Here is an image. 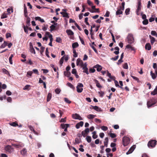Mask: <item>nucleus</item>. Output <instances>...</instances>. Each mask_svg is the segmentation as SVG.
<instances>
[{"mask_svg":"<svg viewBox=\"0 0 157 157\" xmlns=\"http://www.w3.org/2000/svg\"><path fill=\"white\" fill-rule=\"evenodd\" d=\"M35 19L36 20H38L41 22H44V21L43 19H41V18L39 17H35Z\"/></svg>","mask_w":157,"mask_h":157,"instance_id":"obj_19","label":"nucleus"},{"mask_svg":"<svg viewBox=\"0 0 157 157\" xmlns=\"http://www.w3.org/2000/svg\"><path fill=\"white\" fill-rule=\"evenodd\" d=\"M66 122V117H65L64 118H62L61 120L59 121L60 122Z\"/></svg>","mask_w":157,"mask_h":157,"instance_id":"obj_46","label":"nucleus"},{"mask_svg":"<svg viewBox=\"0 0 157 157\" xmlns=\"http://www.w3.org/2000/svg\"><path fill=\"white\" fill-rule=\"evenodd\" d=\"M134 146H132L129 150L126 152L127 155H128L132 153L135 149Z\"/></svg>","mask_w":157,"mask_h":157,"instance_id":"obj_14","label":"nucleus"},{"mask_svg":"<svg viewBox=\"0 0 157 157\" xmlns=\"http://www.w3.org/2000/svg\"><path fill=\"white\" fill-rule=\"evenodd\" d=\"M63 74L64 76H67V77H69L71 75V73L70 71H64Z\"/></svg>","mask_w":157,"mask_h":157,"instance_id":"obj_20","label":"nucleus"},{"mask_svg":"<svg viewBox=\"0 0 157 157\" xmlns=\"http://www.w3.org/2000/svg\"><path fill=\"white\" fill-rule=\"evenodd\" d=\"M61 91V90L59 88H56L55 90V92L56 93V94H59Z\"/></svg>","mask_w":157,"mask_h":157,"instance_id":"obj_52","label":"nucleus"},{"mask_svg":"<svg viewBox=\"0 0 157 157\" xmlns=\"http://www.w3.org/2000/svg\"><path fill=\"white\" fill-rule=\"evenodd\" d=\"M93 136L92 137L94 139H96L97 138L98 136L96 135V131H94L92 132Z\"/></svg>","mask_w":157,"mask_h":157,"instance_id":"obj_31","label":"nucleus"},{"mask_svg":"<svg viewBox=\"0 0 157 157\" xmlns=\"http://www.w3.org/2000/svg\"><path fill=\"white\" fill-rule=\"evenodd\" d=\"M56 28V26L53 25H52L50 27V31L51 32L54 30Z\"/></svg>","mask_w":157,"mask_h":157,"instance_id":"obj_40","label":"nucleus"},{"mask_svg":"<svg viewBox=\"0 0 157 157\" xmlns=\"http://www.w3.org/2000/svg\"><path fill=\"white\" fill-rule=\"evenodd\" d=\"M64 56H63L60 59V61H59V63L60 65L61 66H62V64L63 62V60L64 59Z\"/></svg>","mask_w":157,"mask_h":157,"instance_id":"obj_39","label":"nucleus"},{"mask_svg":"<svg viewBox=\"0 0 157 157\" xmlns=\"http://www.w3.org/2000/svg\"><path fill=\"white\" fill-rule=\"evenodd\" d=\"M71 73L73 74H75L77 73L76 70L74 68L72 69Z\"/></svg>","mask_w":157,"mask_h":157,"instance_id":"obj_60","label":"nucleus"},{"mask_svg":"<svg viewBox=\"0 0 157 157\" xmlns=\"http://www.w3.org/2000/svg\"><path fill=\"white\" fill-rule=\"evenodd\" d=\"M48 53L49 52L48 50V48H47L46 49L45 54L48 58H49L50 56L49 55Z\"/></svg>","mask_w":157,"mask_h":157,"instance_id":"obj_59","label":"nucleus"},{"mask_svg":"<svg viewBox=\"0 0 157 157\" xmlns=\"http://www.w3.org/2000/svg\"><path fill=\"white\" fill-rule=\"evenodd\" d=\"M87 3L89 6H91L93 5L92 2L89 0H87Z\"/></svg>","mask_w":157,"mask_h":157,"instance_id":"obj_63","label":"nucleus"},{"mask_svg":"<svg viewBox=\"0 0 157 157\" xmlns=\"http://www.w3.org/2000/svg\"><path fill=\"white\" fill-rule=\"evenodd\" d=\"M30 51L32 53H34V54L36 53L35 50L33 48H30Z\"/></svg>","mask_w":157,"mask_h":157,"instance_id":"obj_62","label":"nucleus"},{"mask_svg":"<svg viewBox=\"0 0 157 157\" xmlns=\"http://www.w3.org/2000/svg\"><path fill=\"white\" fill-rule=\"evenodd\" d=\"M21 154L22 155H25L27 153V150L25 148H23V149L21 151Z\"/></svg>","mask_w":157,"mask_h":157,"instance_id":"obj_21","label":"nucleus"},{"mask_svg":"<svg viewBox=\"0 0 157 157\" xmlns=\"http://www.w3.org/2000/svg\"><path fill=\"white\" fill-rule=\"evenodd\" d=\"M130 9L128 8L126 9L125 10V13L126 15H128L129 14V12L130 11Z\"/></svg>","mask_w":157,"mask_h":157,"instance_id":"obj_56","label":"nucleus"},{"mask_svg":"<svg viewBox=\"0 0 157 157\" xmlns=\"http://www.w3.org/2000/svg\"><path fill=\"white\" fill-rule=\"evenodd\" d=\"M75 25L77 28L79 30L81 31L82 30V29L80 28V27L78 25L77 23L75 22Z\"/></svg>","mask_w":157,"mask_h":157,"instance_id":"obj_58","label":"nucleus"},{"mask_svg":"<svg viewBox=\"0 0 157 157\" xmlns=\"http://www.w3.org/2000/svg\"><path fill=\"white\" fill-rule=\"evenodd\" d=\"M118 58H119V56H117L114 57L112 58L111 59L113 61H116L118 59Z\"/></svg>","mask_w":157,"mask_h":157,"instance_id":"obj_57","label":"nucleus"},{"mask_svg":"<svg viewBox=\"0 0 157 157\" xmlns=\"http://www.w3.org/2000/svg\"><path fill=\"white\" fill-rule=\"evenodd\" d=\"M67 85L73 89H74L75 88V87L73 86V85L70 82H67Z\"/></svg>","mask_w":157,"mask_h":157,"instance_id":"obj_37","label":"nucleus"},{"mask_svg":"<svg viewBox=\"0 0 157 157\" xmlns=\"http://www.w3.org/2000/svg\"><path fill=\"white\" fill-rule=\"evenodd\" d=\"M52 98V94L51 93H48L47 97V101H49Z\"/></svg>","mask_w":157,"mask_h":157,"instance_id":"obj_30","label":"nucleus"},{"mask_svg":"<svg viewBox=\"0 0 157 157\" xmlns=\"http://www.w3.org/2000/svg\"><path fill=\"white\" fill-rule=\"evenodd\" d=\"M108 137H106L105 139V141H104V146H105L106 147H107L108 146Z\"/></svg>","mask_w":157,"mask_h":157,"instance_id":"obj_26","label":"nucleus"},{"mask_svg":"<svg viewBox=\"0 0 157 157\" xmlns=\"http://www.w3.org/2000/svg\"><path fill=\"white\" fill-rule=\"evenodd\" d=\"M86 140L88 143H90L91 141V138L90 136H87L86 137Z\"/></svg>","mask_w":157,"mask_h":157,"instance_id":"obj_34","label":"nucleus"},{"mask_svg":"<svg viewBox=\"0 0 157 157\" xmlns=\"http://www.w3.org/2000/svg\"><path fill=\"white\" fill-rule=\"evenodd\" d=\"M119 82L120 85H121V86H119V87L122 90H123L124 88L122 87V86H123V83L122 81H120Z\"/></svg>","mask_w":157,"mask_h":157,"instance_id":"obj_43","label":"nucleus"},{"mask_svg":"<svg viewBox=\"0 0 157 157\" xmlns=\"http://www.w3.org/2000/svg\"><path fill=\"white\" fill-rule=\"evenodd\" d=\"M79 46L77 42H75L72 44V47L74 49L75 48L78 47Z\"/></svg>","mask_w":157,"mask_h":157,"instance_id":"obj_18","label":"nucleus"},{"mask_svg":"<svg viewBox=\"0 0 157 157\" xmlns=\"http://www.w3.org/2000/svg\"><path fill=\"white\" fill-rule=\"evenodd\" d=\"M96 117V115L90 114L87 116V118L90 119H92Z\"/></svg>","mask_w":157,"mask_h":157,"instance_id":"obj_24","label":"nucleus"},{"mask_svg":"<svg viewBox=\"0 0 157 157\" xmlns=\"http://www.w3.org/2000/svg\"><path fill=\"white\" fill-rule=\"evenodd\" d=\"M129 142V140L128 138L127 137H124L123 138V144L124 146L128 145Z\"/></svg>","mask_w":157,"mask_h":157,"instance_id":"obj_4","label":"nucleus"},{"mask_svg":"<svg viewBox=\"0 0 157 157\" xmlns=\"http://www.w3.org/2000/svg\"><path fill=\"white\" fill-rule=\"evenodd\" d=\"M151 95H155L157 94V86H156L154 90L151 92Z\"/></svg>","mask_w":157,"mask_h":157,"instance_id":"obj_17","label":"nucleus"},{"mask_svg":"<svg viewBox=\"0 0 157 157\" xmlns=\"http://www.w3.org/2000/svg\"><path fill=\"white\" fill-rule=\"evenodd\" d=\"M126 48H127V49L129 48L132 51H135V49L134 48L132 47L130 45V44H128L126 46Z\"/></svg>","mask_w":157,"mask_h":157,"instance_id":"obj_22","label":"nucleus"},{"mask_svg":"<svg viewBox=\"0 0 157 157\" xmlns=\"http://www.w3.org/2000/svg\"><path fill=\"white\" fill-rule=\"evenodd\" d=\"M26 63H29L30 65H32L33 64V63L31 59H29L28 62L27 61Z\"/></svg>","mask_w":157,"mask_h":157,"instance_id":"obj_64","label":"nucleus"},{"mask_svg":"<svg viewBox=\"0 0 157 157\" xmlns=\"http://www.w3.org/2000/svg\"><path fill=\"white\" fill-rule=\"evenodd\" d=\"M30 18L29 17H27L26 19V23L27 24V26H29L30 25Z\"/></svg>","mask_w":157,"mask_h":157,"instance_id":"obj_25","label":"nucleus"},{"mask_svg":"<svg viewBox=\"0 0 157 157\" xmlns=\"http://www.w3.org/2000/svg\"><path fill=\"white\" fill-rule=\"evenodd\" d=\"M66 33L69 35H73L74 34V33L71 30H66Z\"/></svg>","mask_w":157,"mask_h":157,"instance_id":"obj_27","label":"nucleus"},{"mask_svg":"<svg viewBox=\"0 0 157 157\" xmlns=\"http://www.w3.org/2000/svg\"><path fill=\"white\" fill-rule=\"evenodd\" d=\"M7 17V14L5 13H3L1 16V18L2 19H3L6 18Z\"/></svg>","mask_w":157,"mask_h":157,"instance_id":"obj_45","label":"nucleus"},{"mask_svg":"<svg viewBox=\"0 0 157 157\" xmlns=\"http://www.w3.org/2000/svg\"><path fill=\"white\" fill-rule=\"evenodd\" d=\"M84 66L82 67V69L83 70V72L85 73L86 74H89V72L88 71V69L87 67V64L86 63H85Z\"/></svg>","mask_w":157,"mask_h":157,"instance_id":"obj_10","label":"nucleus"},{"mask_svg":"<svg viewBox=\"0 0 157 157\" xmlns=\"http://www.w3.org/2000/svg\"><path fill=\"white\" fill-rule=\"evenodd\" d=\"M123 68L125 69H128V65L127 63H125L123 65Z\"/></svg>","mask_w":157,"mask_h":157,"instance_id":"obj_49","label":"nucleus"},{"mask_svg":"<svg viewBox=\"0 0 157 157\" xmlns=\"http://www.w3.org/2000/svg\"><path fill=\"white\" fill-rule=\"evenodd\" d=\"M64 101L67 103L70 104L71 103V101H70L67 98H65L64 99Z\"/></svg>","mask_w":157,"mask_h":157,"instance_id":"obj_53","label":"nucleus"},{"mask_svg":"<svg viewBox=\"0 0 157 157\" xmlns=\"http://www.w3.org/2000/svg\"><path fill=\"white\" fill-rule=\"evenodd\" d=\"M2 72L8 75L9 74L8 71L5 68H3L2 70Z\"/></svg>","mask_w":157,"mask_h":157,"instance_id":"obj_42","label":"nucleus"},{"mask_svg":"<svg viewBox=\"0 0 157 157\" xmlns=\"http://www.w3.org/2000/svg\"><path fill=\"white\" fill-rule=\"evenodd\" d=\"M83 87V85L82 83H79L76 86L77 91L78 93H81L83 90L82 87Z\"/></svg>","mask_w":157,"mask_h":157,"instance_id":"obj_2","label":"nucleus"},{"mask_svg":"<svg viewBox=\"0 0 157 157\" xmlns=\"http://www.w3.org/2000/svg\"><path fill=\"white\" fill-rule=\"evenodd\" d=\"M150 73H151V75L152 77V78L153 79H155L156 76L153 73L152 71H151V72H150Z\"/></svg>","mask_w":157,"mask_h":157,"instance_id":"obj_36","label":"nucleus"},{"mask_svg":"<svg viewBox=\"0 0 157 157\" xmlns=\"http://www.w3.org/2000/svg\"><path fill=\"white\" fill-rule=\"evenodd\" d=\"M60 13L63 15V17H66L67 18H69V17L68 13L67 12H60Z\"/></svg>","mask_w":157,"mask_h":157,"instance_id":"obj_16","label":"nucleus"},{"mask_svg":"<svg viewBox=\"0 0 157 157\" xmlns=\"http://www.w3.org/2000/svg\"><path fill=\"white\" fill-rule=\"evenodd\" d=\"M141 2L140 0L138 1V6L137 7V9L136 10V12L137 14L139 15V14L138 13L139 11L141 10Z\"/></svg>","mask_w":157,"mask_h":157,"instance_id":"obj_7","label":"nucleus"},{"mask_svg":"<svg viewBox=\"0 0 157 157\" xmlns=\"http://www.w3.org/2000/svg\"><path fill=\"white\" fill-rule=\"evenodd\" d=\"M73 53H74L73 56L75 57H76L78 56V54L77 53L75 50L73 49Z\"/></svg>","mask_w":157,"mask_h":157,"instance_id":"obj_44","label":"nucleus"},{"mask_svg":"<svg viewBox=\"0 0 157 157\" xmlns=\"http://www.w3.org/2000/svg\"><path fill=\"white\" fill-rule=\"evenodd\" d=\"M90 46L94 50V52H95L96 53H98L97 50H96V48H95V47L93 45H90Z\"/></svg>","mask_w":157,"mask_h":157,"instance_id":"obj_55","label":"nucleus"},{"mask_svg":"<svg viewBox=\"0 0 157 157\" xmlns=\"http://www.w3.org/2000/svg\"><path fill=\"white\" fill-rule=\"evenodd\" d=\"M115 49L117 50V51H115L114 52V53L116 55H118L119 52V48L118 47H116L115 48Z\"/></svg>","mask_w":157,"mask_h":157,"instance_id":"obj_33","label":"nucleus"},{"mask_svg":"<svg viewBox=\"0 0 157 157\" xmlns=\"http://www.w3.org/2000/svg\"><path fill=\"white\" fill-rule=\"evenodd\" d=\"M150 39H151V44L152 45L155 41V39L151 36H149Z\"/></svg>","mask_w":157,"mask_h":157,"instance_id":"obj_29","label":"nucleus"},{"mask_svg":"<svg viewBox=\"0 0 157 157\" xmlns=\"http://www.w3.org/2000/svg\"><path fill=\"white\" fill-rule=\"evenodd\" d=\"M123 11V10H122V9H121L120 8H119V9L117 8V10L116 13V15H118L120 14H122Z\"/></svg>","mask_w":157,"mask_h":157,"instance_id":"obj_13","label":"nucleus"},{"mask_svg":"<svg viewBox=\"0 0 157 157\" xmlns=\"http://www.w3.org/2000/svg\"><path fill=\"white\" fill-rule=\"evenodd\" d=\"M145 48L146 50L149 51L151 49V46L149 43L146 44L145 45Z\"/></svg>","mask_w":157,"mask_h":157,"instance_id":"obj_15","label":"nucleus"},{"mask_svg":"<svg viewBox=\"0 0 157 157\" xmlns=\"http://www.w3.org/2000/svg\"><path fill=\"white\" fill-rule=\"evenodd\" d=\"M7 44L8 43L7 42L5 41H4V43L2 44L0 48H4L7 45Z\"/></svg>","mask_w":157,"mask_h":157,"instance_id":"obj_35","label":"nucleus"},{"mask_svg":"<svg viewBox=\"0 0 157 157\" xmlns=\"http://www.w3.org/2000/svg\"><path fill=\"white\" fill-rule=\"evenodd\" d=\"M128 39V43L131 44L134 41V39L133 35L131 33H129L127 37Z\"/></svg>","mask_w":157,"mask_h":157,"instance_id":"obj_3","label":"nucleus"},{"mask_svg":"<svg viewBox=\"0 0 157 157\" xmlns=\"http://www.w3.org/2000/svg\"><path fill=\"white\" fill-rule=\"evenodd\" d=\"M124 5H125V2H123L122 3L121 6H120L119 7L121 9H122V10H124Z\"/></svg>","mask_w":157,"mask_h":157,"instance_id":"obj_38","label":"nucleus"},{"mask_svg":"<svg viewBox=\"0 0 157 157\" xmlns=\"http://www.w3.org/2000/svg\"><path fill=\"white\" fill-rule=\"evenodd\" d=\"M101 129L104 131H106L108 129V127L105 126H102L101 128Z\"/></svg>","mask_w":157,"mask_h":157,"instance_id":"obj_48","label":"nucleus"},{"mask_svg":"<svg viewBox=\"0 0 157 157\" xmlns=\"http://www.w3.org/2000/svg\"><path fill=\"white\" fill-rule=\"evenodd\" d=\"M93 68H96L97 71L98 72H99L102 70V67L100 65L97 64L96 65L94 66L93 67Z\"/></svg>","mask_w":157,"mask_h":157,"instance_id":"obj_11","label":"nucleus"},{"mask_svg":"<svg viewBox=\"0 0 157 157\" xmlns=\"http://www.w3.org/2000/svg\"><path fill=\"white\" fill-rule=\"evenodd\" d=\"M110 136L112 138H114L117 136L114 133H110Z\"/></svg>","mask_w":157,"mask_h":157,"instance_id":"obj_51","label":"nucleus"},{"mask_svg":"<svg viewBox=\"0 0 157 157\" xmlns=\"http://www.w3.org/2000/svg\"><path fill=\"white\" fill-rule=\"evenodd\" d=\"M5 150L9 153H11L13 151V148L10 145H8L6 146L5 147Z\"/></svg>","mask_w":157,"mask_h":157,"instance_id":"obj_6","label":"nucleus"},{"mask_svg":"<svg viewBox=\"0 0 157 157\" xmlns=\"http://www.w3.org/2000/svg\"><path fill=\"white\" fill-rule=\"evenodd\" d=\"M156 102L155 100L154 99H152L150 101L147 102V104L148 108L151 107L155 105Z\"/></svg>","mask_w":157,"mask_h":157,"instance_id":"obj_5","label":"nucleus"},{"mask_svg":"<svg viewBox=\"0 0 157 157\" xmlns=\"http://www.w3.org/2000/svg\"><path fill=\"white\" fill-rule=\"evenodd\" d=\"M70 126V125L69 124H63L62 123L61 124H60V127L61 128H62L63 129H65L66 127V128H68V127H69Z\"/></svg>","mask_w":157,"mask_h":157,"instance_id":"obj_12","label":"nucleus"},{"mask_svg":"<svg viewBox=\"0 0 157 157\" xmlns=\"http://www.w3.org/2000/svg\"><path fill=\"white\" fill-rule=\"evenodd\" d=\"M29 129H30V130L32 131H33L34 133H35V134H36V135L37 134V132H36V131L34 130V128H33V127L31 125H30L29 126Z\"/></svg>","mask_w":157,"mask_h":157,"instance_id":"obj_28","label":"nucleus"},{"mask_svg":"<svg viewBox=\"0 0 157 157\" xmlns=\"http://www.w3.org/2000/svg\"><path fill=\"white\" fill-rule=\"evenodd\" d=\"M72 118L75 119H78L79 120H82V118L78 114L75 113L72 114Z\"/></svg>","mask_w":157,"mask_h":157,"instance_id":"obj_8","label":"nucleus"},{"mask_svg":"<svg viewBox=\"0 0 157 157\" xmlns=\"http://www.w3.org/2000/svg\"><path fill=\"white\" fill-rule=\"evenodd\" d=\"M148 23V20L147 19H145L143 21V23L144 25H146Z\"/></svg>","mask_w":157,"mask_h":157,"instance_id":"obj_47","label":"nucleus"},{"mask_svg":"<svg viewBox=\"0 0 157 157\" xmlns=\"http://www.w3.org/2000/svg\"><path fill=\"white\" fill-rule=\"evenodd\" d=\"M10 124L11 126L16 127L18 126V124L16 122H13L12 123H10Z\"/></svg>","mask_w":157,"mask_h":157,"instance_id":"obj_32","label":"nucleus"},{"mask_svg":"<svg viewBox=\"0 0 157 157\" xmlns=\"http://www.w3.org/2000/svg\"><path fill=\"white\" fill-rule=\"evenodd\" d=\"M56 41L58 43H61L62 42V39L60 37H57L56 39Z\"/></svg>","mask_w":157,"mask_h":157,"instance_id":"obj_41","label":"nucleus"},{"mask_svg":"<svg viewBox=\"0 0 157 157\" xmlns=\"http://www.w3.org/2000/svg\"><path fill=\"white\" fill-rule=\"evenodd\" d=\"M122 59H120L118 61V62L117 63V64L118 65L120 64L121 63L123 62V60H122Z\"/></svg>","mask_w":157,"mask_h":157,"instance_id":"obj_61","label":"nucleus"},{"mask_svg":"<svg viewBox=\"0 0 157 157\" xmlns=\"http://www.w3.org/2000/svg\"><path fill=\"white\" fill-rule=\"evenodd\" d=\"M156 143L157 141L156 140H151L148 142L147 146L149 148H153L155 146Z\"/></svg>","mask_w":157,"mask_h":157,"instance_id":"obj_1","label":"nucleus"},{"mask_svg":"<svg viewBox=\"0 0 157 157\" xmlns=\"http://www.w3.org/2000/svg\"><path fill=\"white\" fill-rule=\"evenodd\" d=\"M91 107L94 110H95L97 112H102V109H101L98 106H94L93 105H91L90 109H92Z\"/></svg>","mask_w":157,"mask_h":157,"instance_id":"obj_9","label":"nucleus"},{"mask_svg":"<svg viewBox=\"0 0 157 157\" xmlns=\"http://www.w3.org/2000/svg\"><path fill=\"white\" fill-rule=\"evenodd\" d=\"M98 93L100 94V97H103L104 96V92L102 91H101L98 92Z\"/></svg>","mask_w":157,"mask_h":157,"instance_id":"obj_50","label":"nucleus"},{"mask_svg":"<svg viewBox=\"0 0 157 157\" xmlns=\"http://www.w3.org/2000/svg\"><path fill=\"white\" fill-rule=\"evenodd\" d=\"M94 81L95 83L96 84V86L98 88H100L102 87V86H101V85H100L98 81L96 79L94 80Z\"/></svg>","mask_w":157,"mask_h":157,"instance_id":"obj_23","label":"nucleus"},{"mask_svg":"<svg viewBox=\"0 0 157 157\" xmlns=\"http://www.w3.org/2000/svg\"><path fill=\"white\" fill-rule=\"evenodd\" d=\"M30 86L29 85H27L23 88V89L24 90H29V87Z\"/></svg>","mask_w":157,"mask_h":157,"instance_id":"obj_54","label":"nucleus"}]
</instances>
